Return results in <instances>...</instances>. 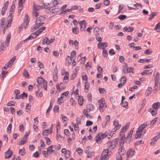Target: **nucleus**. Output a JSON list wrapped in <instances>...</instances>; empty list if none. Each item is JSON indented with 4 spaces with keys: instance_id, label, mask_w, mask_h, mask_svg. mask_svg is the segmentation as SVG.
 Listing matches in <instances>:
<instances>
[{
    "instance_id": "1",
    "label": "nucleus",
    "mask_w": 160,
    "mask_h": 160,
    "mask_svg": "<svg viewBox=\"0 0 160 160\" xmlns=\"http://www.w3.org/2000/svg\"><path fill=\"white\" fill-rule=\"evenodd\" d=\"M118 143L117 139H114L112 141H109L107 143L108 147L111 150L114 149Z\"/></svg>"
},
{
    "instance_id": "2",
    "label": "nucleus",
    "mask_w": 160,
    "mask_h": 160,
    "mask_svg": "<svg viewBox=\"0 0 160 160\" xmlns=\"http://www.w3.org/2000/svg\"><path fill=\"white\" fill-rule=\"evenodd\" d=\"M135 151L132 148H130L128 150L127 153V159L131 157L133 155H134Z\"/></svg>"
},
{
    "instance_id": "3",
    "label": "nucleus",
    "mask_w": 160,
    "mask_h": 160,
    "mask_svg": "<svg viewBox=\"0 0 160 160\" xmlns=\"http://www.w3.org/2000/svg\"><path fill=\"white\" fill-rule=\"evenodd\" d=\"M46 17L43 16H40L38 18L36 19V21L40 23H42L41 24L42 25L44 24L43 21L46 19Z\"/></svg>"
},
{
    "instance_id": "4",
    "label": "nucleus",
    "mask_w": 160,
    "mask_h": 160,
    "mask_svg": "<svg viewBox=\"0 0 160 160\" xmlns=\"http://www.w3.org/2000/svg\"><path fill=\"white\" fill-rule=\"evenodd\" d=\"M42 23H40L37 22L36 21L35 22V24L31 27V30L32 32H33L35 30L38 29L40 26H42V24H41Z\"/></svg>"
},
{
    "instance_id": "5",
    "label": "nucleus",
    "mask_w": 160,
    "mask_h": 160,
    "mask_svg": "<svg viewBox=\"0 0 160 160\" xmlns=\"http://www.w3.org/2000/svg\"><path fill=\"white\" fill-rule=\"evenodd\" d=\"M29 19L28 15L26 14L25 15V19L24 21V25L25 28H26L28 24Z\"/></svg>"
},
{
    "instance_id": "6",
    "label": "nucleus",
    "mask_w": 160,
    "mask_h": 160,
    "mask_svg": "<svg viewBox=\"0 0 160 160\" xmlns=\"http://www.w3.org/2000/svg\"><path fill=\"white\" fill-rule=\"evenodd\" d=\"M78 23L81 26V31H83L86 27V23L85 21V20H83L80 22H79Z\"/></svg>"
},
{
    "instance_id": "7",
    "label": "nucleus",
    "mask_w": 160,
    "mask_h": 160,
    "mask_svg": "<svg viewBox=\"0 0 160 160\" xmlns=\"http://www.w3.org/2000/svg\"><path fill=\"white\" fill-rule=\"evenodd\" d=\"M12 150H10L9 149L5 153V158H9L12 154Z\"/></svg>"
},
{
    "instance_id": "8",
    "label": "nucleus",
    "mask_w": 160,
    "mask_h": 160,
    "mask_svg": "<svg viewBox=\"0 0 160 160\" xmlns=\"http://www.w3.org/2000/svg\"><path fill=\"white\" fill-rule=\"evenodd\" d=\"M49 10L50 12L54 13L58 12L60 9L58 8H56L54 6L50 8Z\"/></svg>"
},
{
    "instance_id": "9",
    "label": "nucleus",
    "mask_w": 160,
    "mask_h": 160,
    "mask_svg": "<svg viewBox=\"0 0 160 160\" xmlns=\"http://www.w3.org/2000/svg\"><path fill=\"white\" fill-rule=\"evenodd\" d=\"M10 38L11 34L9 33L7 36V38L6 39V41L5 42V46L8 47L9 46Z\"/></svg>"
},
{
    "instance_id": "10",
    "label": "nucleus",
    "mask_w": 160,
    "mask_h": 160,
    "mask_svg": "<svg viewBox=\"0 0 160 160\" xmlns=\"http://www.w3.org/2000/svg\"><path fill=\"white\" fill-rule=\"evenodd\" d=\"M119 153L120 155H122L124 154L126 152V150H125L123 146V147H119L118 148Z\"/></svg>"
},
{
    "instance_id": "11",
    "label": "nucleus",
    "mask_w": 160,
    "mask_h": 160,
    "mask_svg": "<svg viewBox=\"0 0 160 160\" xmlns=\"http://www.w3.org/2000/svg\"><path fill=\"white\" fill-rule=\"evenodd\" d=\"M159 73L158 72L156 73L155 77V78H154V81H155V86L157 87L158 86V81L159 80Z\"/></svg>"
},
{
    "instance_id": "12",
    "label": "nucleus",
    "mask_w": 160,
    "mask_h": 160,
    "mask_svg": "<svg viewBox=\"0 0 160 160\" xmlns=\"http://www.w3.org/2000/svg\"><path fill=\"white\" fill-rule=\"evenodd\" d=\"M160 106V103L159 102H156L154 103L152 105V108L154 109L157 110L159 109Z\"/></svg>"
},
{
    "instance_id": "13",
    "label": "nucleus",
    "mask_w": 160,
    "mask_h": 160,
    "mask_svg": "<svg viewBox=\"0 0 160 160\" xmlns=\"http://www.w3.org/2000/svg\"><path fill=\"white\" fill-rule=\"evenodd\" d=\"M47 151L48 154H56L55 150L52 149V145L48 148Z\"/></svg>"
},
{
    "instance_id": "14",
    "label": "nucleus",
    "mask_w": 160,
    "mask_h": 160,
    "mask_svg": "<svg viewBox=\"0 0 160 160\" xmlns=\"http://www.w3.org/2000/svg\"><path fill=\"white\" fill-rule=\"evenodd\" d=\"M152 72V69H150L149 70H145L142 72L141 73V74L142 75H149Z\"/></svg>"
},
{
    "instance_id": "15",
    "label": "nucleus",
    "mask_w": 160,
    "mask_h": 160,
    "mask_svg": "<svg viewBox=\"0 0 160 160\" xmlns=\"http://www.w3.org/2000/svg\"><path fill=\"white\" fill-rule=\"evenodd\" d=\"M148 111L150 112L153 116H154L157 113V110L154 109L152 108H149L148 110Z\"/></svg>"
},
{
    "instance_id": "16",
    "label": "nucleus",
    "mask_w": 160,
    "mask_h": 160,
    "mask_svg": "<svg viewBox=\"0 0 160 160\" xmlns=\"http://www.w3.org/2000/svg\"><path fill=\"white\" fill-rule=\"evenodd\" d=\"M108 46V43L107 42H100L98 45V48L101 49L102 46H105V47H107Z\"/></svg>"
},
{
    "instance_id": "17",
    "label": "nucleus",
    "mask_w": 160,
    "mask_h": 160,
    "mask_svg": "<svg viewBox=\"0 0 160 160\" xmlns=\"http://www.w3.org/2000/svg\"><path fill=\"white\" fill-rule=\"evenodd\" d=\"M133 30V28L132 27H129L128 28L125 27L123 28V31L128 32H130Z\"/></svg>"
},
{
    "instance_id": "18",
    "label": "nucleus",
    "mask_w": 160,
    "mask_h": 160,
    "mask_svg": "<svg viewBox=\"0 0 160 160\" xmlns=\"http://www.w3.org/2000/svg\"><path fill=\"white\" fill-rule=\"evenodd\" d=\"M113 124L116 128V129H118L121 127V125L119 124V122L118 120H115L114 121Z\"/></svg>"
},
{
    "instance_id": "19",
    "label": "nucleus",
    "mask_w": 160,
    "mask_h": 160,
    "mask_svg": "<svg viewBox=\"0 0 160 160\" xmlns=\"http://www.w3.org/2000/svg\"><path fill=\"white\" fill-rule=\"evenodd\" d=\"M147 126V124L145 123H144L142 125L139 127L138 129L139 131H140L142 132L143 130Z\"/></svg>"
},
{
    "instance_id": "20",
    "label": "nucleus",
    "mask_w": 160,
    "mask_h": 160,
    "mask_svg": "<svg viewBox=\"0 0 160 160\" xmlns=\"http://www.w3.org/2000/svg\"><path fill=\"white\" fill-rule=\"evenodd\" d=\"M46 28V27H42L40 28L36 32V33H37V35H39L42 32L45 30Z\"/></svg>"
},
{
    "instance_id": "21",
    "label": "nucleus",
    "mask_w": 160,
    "mask_h": 160,
    "mask_svg": "<svg viewBox=\"0 0 160 160\" xmlns=\"http://www.w3.org/2000/svg\"><path fill=\"white\" fill-rule=\"evenodd\" d=\"M37 81L38 82V83L39 84H41L42 83L44 82L45 80L42 77H38L37 79Z\"/></svg>"
},
{
    "instance_id": "22",
    "label": "nucleus",
    "mask_w": 160,
    "mask_h": 160,
    "mask_svg": "<svg viewBox=\"0 0 160 160\" xmlns=\"http://www.w3.org/2000/svg\"><path fill=\"white\" fill-rule=\"evenodd\" d=\"M83 99L82 96H78V103L80 106H82L83 104Z\"/></svg>"
},
{
    "instance_id": "23",
    "label": "nucleus",
    "mask_w": 160,
    "mask_h": 160,
    "mask_svg": "<svg viewBox=\"0 0 160 160\" xmlns=\"http://www.w3.org/2000/svg\"><path fill=\"white\" fill-rule=\"evenodd\" d=\"M69 73L68 72H66L65 73V75L64 77V82L66 83L68 82V81Z\"/></svg>"
},
{
    "instance_id": "24",
    "label": "nucleus",
    "mask_w": 160,
    "mask_h": 160,
    "mask_svg": "<svg viewBox=\"0 0 160 160\" xmlns=\"http://www.w3.org/2000/svg\"><path fill=\"white\" fill-rule=\"evenodd\" d=\"M87 108L90 111H92L94 110V106L92 104H89L87 105Z\"/></svg>"
},
{
    "instance_id": "25",
    "label": "nucleus",
    "mask_w": 160,
    "mask_h": 160,
    "mask_svg": "<svg viewBox=\"0 0 160 160\" xmlns=\"http://www.w3.org/2000/svg\"><path fill=\"white\" fill-rule=\"evenodd\" d=\"M142 132L140 131H139L138 129V130L136 132V133L135 135V137L136 138H140L141 137Z\"/></svg>"
},
{
    "instance_id": "26",
    "label": "nucleus",
    "mask_w": 160,
    "mask_h": 160,
    "mask_svg": "<svg viewBox=\"0 0 160 160\" xmlns=\"http://www.w3.org/2000/svg\"><path fill=\"white\" fill-rule=\"evenodd\" d=\"M152 89L151 87H149L148 88L146 92V95L147 96H148L151 93Z\"/></svg>"
},
{
    "instance_id": "27",
    "label": "nucleus",
    "mask_w": 160,
    "mask_h": 160,
    "mask_svg": "<svg viewBox=\"0 0 160 160\" xmlns=\"http://www.w3.org/2000/svg\"><path fill=\"white\" fill-rule=\"evenodd\" d=\"M98 102L99 104V107L102 108V107H104V105H105V103L104 101H103L101 99L99 100L98 101Z\"/></svg>"
},
{
    "instance_id": "28",
    "label": "nucleus",
    "mask_w": 160,
    "mask_h": 160,
    "mask_svg": "<svg viewBox=\"0 0 160 160\" xmlns=\"http://www.w3.org/2000/svg\"><path fill=\"white\" fill-rule=\"evenodd\" d=\"M155 29L158 32H159L160 31V22L156 24L155 28Z\"/></svg>"
},
{
    "instance_id": "29",
    "label": "nucleus",
    "mask_w": 160,
    "mask_h": 160,
    "mask_svg": "<svg viewBox=\"0 0 160 160\" xmlns=\"http://www.w3.org/2000/svg\"><path fill=\"white\" fill-rule=\"evenodd\" d=\"M108 151L109 149H104L101 155L104 156H108Z\"/></svg>"
},
{
    "instance_id": "30",
    "label": "nucleus",
    "mask_w": 160,
    "mask_h": 160,
    "mask_svg": "<svg viewBox=\"0 0 160 160\" xmlns=\"http://www.w3.org/2000/svg\"><path fill=\"white\" fill-rule=\"evenodd\" d=\"M79 29L77 27L73 28L72 29V32L75 34H78L79 33Z\"/></svg>"
},
{
    "instance_id": "31",
    "label": "nucleus",
    "mask_w": 160,
    "mask_h": 160,
    "mask_svg": "<svg viewBox=\"0 0 160 160\" xmlns=\"http://www.w3.org/2000/svg\"><path fill=\"white\" fill-rule=\"evenodd\" d=\"M130 123H128L123 126L122 130L125 131V132L128 128L130 125Z\"/></svg>"
},
{
    "instance_id": "32",
    "label": "nucleus",
    "mask_w": 160,
    "mask_h": 160,
    "mask_svg": "<svg viewBox=\"0 0 160 160\" xmlns=\"http://www.w3.org/2000/svg\"><path fill=\"white\" fill-rule=\"evenodd\" d=\"M8 73V72L4 71L2 70V75L1 76V79H3L5 77V75Z\"/></svg>"
},
{
    "instance_id": "33",
    "label": "nucleus",
    "mask_w": 160,
    "mask_h": 160,
    "mask_svg": "<svg viewBox=\"0 0 160 160\" xmlns=\"http://www.w3.org/2000/svg\"><path fill=\"white\" fill-rule=\"evenodd\" d=\"M36 94V95L39 97H42V92L40 91L39 90H38V91H36L35 92Z\"/></svg>"
},
{
    "instance_id": "34",
    "label": "nucleus",
    "mask_w": 160,
    "mask_h": 160,
    "mask_svg": "<svg viewBox=\"0 0 160 160\" xmlns=\"http://www.w3.org/2000/svg\"><path fill=\"white\" fill-rule=\"evenodd\" d=\"M83 114L88 118H90L91 115L88 113V111L87 109H84L83 111Z\"/></svg>"
},
{
    "instance_id": "35",
    "label": "nucleus",
    "mask_w": 160,
    "mask_h": 160,
    "mask_svg": "<svg viewBox=\"0 0 160 160\" xmlns=\"http://www.w3.org/2000/svg\"><path fill=\"white\" fill-rule=\"evenodd\" d=\"M12 65V63L8 62L3 67V68L5 69H7L8 68L11 67Z\"/></svg>"
},
{
    "instance_id": "36",
    "label": "nucleus",
    "mask_w": 160,
    "mask_h": 160,
    "mask_svg": "<svg viewBox=\"0 0 160 160\" xmlns=\"http://www.w3.org/2000/svg\"><path fill=\"white\" fill-rule=\"evenodd\" d=\"M23 75L25 78H29V75L28 72L26 69L24 70L23 73Z\"/></svg>"
},
{
    "instance_id": "37",
    "label": "nucleus",
    "mask_w": 160,
    "mask_h": 160,
    "mask_svg": "<svg viewBox=\"0 0 160 160\" xmlns=\"http://www.w3.org/2000/svg\"><path fill=\"white\" fill-rule=\"evenodd\" d=\"M128 68L126 66H124L123 67V71L124 73L125 74L126 73H128Z\"/></svg>"
},
{
    "instance_id": "38",
    "label": "nucleus",
    "mask_w": 160,
    "mask_h": 160,
    "mask_svg": "<svg viewBox=\"0 0 160 160\" xmlns=\"http://www.w3.org/2000/svg\"><path fill=\"white\" fill-rule=\"evenodd\" d=\"M43 87L44 88V89L46 91L47 90V83L48 82L47 81H45L44 82L42 83Z\"/></svg>"
},
{
    "instance_id": "39",
    "label": "nucleus",
    "mask_w": 160,
    "mask_h": 160,
    "mask_svg": "<svg viewBox=\"0 0 160 160\" xmlns=\"http://www.w3.org/2000/svg\"><path fill=\"white\" fill-rule=\"evenodd\" d=\"M89 83H88L87 82H85V90H87L86 91V92H87L88 91V89L89 87Z\"/></svg>"
},
{
    "instance_id": "40",
    "label": "nucleus",
    "mask_w": 160,
    "mask_h": 160,
    "mask_svg": "<svg viewBox=\"0 0 160 160\" xmlns=\"http://www.w3.org/2000/svg\"><path fill=\"white\" fill-rule=\"evenodd\" d=\"M76 57V52L75 51H72L71 53V56L70 58L72 59Z\"/></svg>"
},
{
    "instance_id": "41",
    "label": "nucleus",
    "mask_w": 160,
    "mask_h": 160,
    "mask_svg": "<svg viewBox=\"0 0 160 160\" xmlns=\"http://www.w3.org/2000/svg\"><path fill=\"white\" fill-rule=\"evenodd\" d=\"M34 8L36 10H37L39 9L42 8L43 7L39 5H34Z\"/></svg>"
},
{
    "instance_id": "42",
    "label": "nucleus",
    "mask_w": 160,
    "mask_h": 160,
    "mask_svg": "<svg viewBox=\"0 0 160 160\" xmlns=\"http://www.w3.org/2000/svg\"><path fill=\"white\" fill-rule=\"evenodd\" d=\"M70 151L68 150L67 151V152H65V157L66 158H68L70 156Z\"/></svg>"
},
{
    "instance_id": "43",
    "label": "nucleus",
    "mask_w": 160,
    "mask_h": 160,
    "mask_svg": "<svg viewBox=\"0 0 160 160\" xmlns=\"http://www.w3.org/2000/svg\"><path fill=\"white\" fill-rule=\"evenodd\" d=\"M37 33H36V32L33 33H32L30 35L31 38V39H33L36 38L38 35H37Z\"/></svg>"
},
{
    "instance_id": "44",
    "label": "nucleus",
    "mask_w": 160,
    "mask_h": 160,
    "mask_svg": "<svg viewBox=\"0 0 160 160\" xmlns=\"http://www.w3.org/2000/svg\"><path fill=\"white\" fill-rule=\"evenodd\" d=\"M91 148L90 146H88L86 148V150L85 151V152L86 154H88L91 151Z\"/></svg>"
},
{
    "instance_id": "45",
    "label": "nucleus",
    "mask_w": 160,
    "mask_h": 160,
    "mask_svg": "<svg viewBox=\"0 0 160 160\" xmlns=\"http://www.w3.org/2000/svg\"><path fill=\"white\" fill-rule=\"evenodd\" d=\"M72 59L70 58V56H67V58H66V62L68 63V64L71 63L72 62Z\"/></svg>"
},
{
    "instance_id": "46",
    "label": "nucleus",
    "mask_w": 160,
    "mask_h": 160,
    "mask_svg": "<svg viewBox=\"0 0 160 160\" xmlns=\"http://www.w3.org/2000/svg\"><path fill=\"white\" fill-rule=\"evenodd\" d=\"M94 154V152H89V153H88L87 157L88 158H91L92 156H93Z\"/></svg>"
},
{
    "instance_id": "47",
    "label": "nucleus",
    "mask_w": 160,
    "mask_h": 160,
    "mask_svg": "<svg viewBox=\"0 0 160 160\" xmlns=\"http://www.w3.org/2000/svg\"><path fill=\"white\" fill-rule=\"evenodd\" d=\"M96 142L98 143L99 141L101 139V138H102L99 133L96 136Z\"/></svg>"
},
{
    "instance_id": "48",
    "label": "nucleus",
    "mask_w": 160,
    "mask_h": 160,
    "mask_svg": "<svg viewBox=\"0 0 160 160\" xmlns=\"http://www.w3.org/2000/svg\"><path fill=\"white\" fill-rule=\"evenodd\" d=\"M102 49H103L102 55L104 57H106L108 55V53L107 52V50L106 49H104V48H102Z\"/></svg>"
},
{
    "instance_id": "49",
    "label": "nucleus",
    "mask_w": 160,
    "mask_h": 160,
    "mask_svg": "<svg viewBox=\"0 0 160 160\" xmlns=\"http://www.w3.org/2000/svg\"><path fill=\"white\" fill-rule=\"evenodd\" d=\"M8 1L6 2L4 4L2 9L4 10H7V9L8 6Z\"/></svg>"
},
{
    "instance_id": "50",
    "label": "nucleus",
    "mask_w": 160,
    "mask_h": 160,
    "mask_svg": "<svg viewBox=\"0 0 160 160\" xmlns=\"http://www.w3.org/2000/svg\"><path fill=\"white\" fill-rule=\"evenodd\" d=\"M127 16L124 15H121L119 16L118 17V18L121 20H123L125 19Z\"/></svg>"
},
{
    "instance_id": "51",
    "label": "nucleus",
    "mask_w": 160,
    "mask_h": 160,
    "mask_svg": "<svg viewBox=\"0 0 160 160\" xmlns=\"http://www.w3.org/2000/svg\"><path fill=\"white\" fill-rule=\"evenodd\" d=\"M49 133L48 130H46L43 131L42 132L43 135L47 136L48 135Z\"/></svg>"
},
{
    "instance_id": "52",
    "label": "nucleus",
    "mask_w": 160,
    "mask_h": 160,
    "mask_svg": "<svg viewBox=\"0 0 160 160\" xmlns=\"http://www.w3.org/2000/svg\"><path fill=\"white\" fill-rule=\"evenodd\" d=\"M121 104L122 106L123 107L126 108L128 106V102L127 101H125L123 102H122Z\"/></svg>"
},
{
    "instance_id": "53",
    "label": "nucleus",
    "mask_w": 160,
    "mask_h": 160,
    "mask_svg": "<svg viewBox=\"0 0 160 160\" xmlns=\"http://www.w3.org/2000/svg\"><path fill=\"white\" fill-rule=\"evenodd\" d=\"M27 96L28 95L27 93L24 92L22 94L19 95V96L20 97V98H23L24 97L27 98Z\"/></svg>"
},
{
    "instance_id": "54",
    "label": "nucleus",
    "mask_w": 160,
    "mask_h": 160,
    "mask_svg": "<svg viewBox=\"0 0 160 160\" xmlns=\"http://www.w3.org/2000/svg\"><path fill=\"white\" fill-rule=\"evenodd\" d=\"M76 151L78 154H80L82 153V150L80 148H78L76 149Z\"/></svg>"
},
{
    "instance_id": "55",
    "label": "nucleus",
    "mask_w": 160,
    "mask_h": 160,
    "mask_svg": "<svg viewBox=\"0 0 160 160\" xmlns=\"http://www.w3.org/2000/svg\"><path fill=\"white\" fill-rule=\"evenodd\" d=\"M99 91L100 93H102L104 94L106 92V90L104 88H99Z\"/></svg>"
},
{
    "instance_id": "56",
    "label": "nucleus",
    "mask_w": 160,
    "mask_h": 160,
    "mask_svg": "<svg viewBox=\"0 0 160 160\" xmlns=\"http://www.w3.org/2000/svg\"><path fill=\"white\" fill-rule=\"evenodd\" d=\"M69 94L68 91H66L62 93L61 95V96H62V97L63 98H64V96L66 97Z\"/></svg>"
},
{
    "instance_id": "57",
    "label": "nucleus",
    "mask_w": 160,
    "mask_h": 160,
    "mask_svg": "<svg viewBox=\"0 0 160 160\" xmlns=\"http://www.w3.org/2000/svg\"><path fill=\"white\" fill-rule=\"evenodd\" d=\"M63 98L62 97V96H61V97L58 99V104H60L63 102V100L62 99Z\"/></svg>"
},
{
    "instance_id": "58",
    "label": "nucleus",
    "mask_w": 160,
    "mask_h": 160,
    "mask_svg": "<svg viewBox=\"0 0 160 160\" xmlns=\"http://www.w3.org/2000/svg\"><path fill=\"white\" fill-rule=\"evenodd\" d=\"M157 121V118H154L151 121L150 126L153 125Z\"/></svg>"
},
{
    "instance_id": "59",
    "label": "nucleus",
    "mask_w": 160,
    "mask_h": 160,
    "mask_svg": "<svg viewBox=\"0 0 160 160\" xmlns=\"http://www.w3.org/2000/svg\"><path fill=\"white\" fill-rule=\"evenodd\" d=\"M12 124L10 123L8 126L7 128V132L8 133H10L11 132V129L12 128Z\"/></svg>"
},
{
    "instance_id": "60",
    "label": "nucleus",
    "mask_w": 160,
    "mask_h": 160,
    "mask_svg": "<svg viewBox=\"0 0 160 160\" xmlns=\"http://www.w3.org/2000/svg\"><path fill=\"white\" fill-rule=\"evenodd\" d=\"M125 132V131L122 130L119 133L120 137H125V135L124 134Z\"/></svg>"
},
{
    "instance_id": "61",
    "label": "nucleus",
    "mask_w": 160,
    "mask_h": 160,
    "mask_svg": "<svg viewBox=\"0 0 160 160\" xmlns=\"http://www.w3.org/2000/svg\"><path fill=\"white\" fill-rule=\"evenodd\" d=\"M93 124V122L92 121L88 120L86 122V126H90L92 125Z\"/></svg>"
},
{
    "instance_id": "62",
    "label": "nucleus",
    "mask_w": 160,
    "mask_h": 160,
    "mask_svg": "<svg viewBox=\"0 0 160 160\" xmlns=\"http://www.w3.org/2000/svg\"><path fill=\"white\" fill-rule=\"evenodd\" d=\"M15 8V5L14 4H12L11 7V9L10 10V12H13L14 8Z\"/></svg>"
},
{
    "instance_id": "63",
    "label": "nucleus",
    "mask_w": 160,
    "mask_h": 160,
    "mask_svg": "<svg viewBox=\"0 0 160 160\" xmlns=\"http://www.w3.org/2000/svg\"><path fill=\"white\" fill-rule=\"evenodd\" d=\"M158 139H157V138H156V137L155 138H154L152 139V142H151V143L154 144H155Z\"/></svg>"
},
{
    "instance_id": "64",
    "label": "nucleus",
    "mask_w": 160,
    "mask_h": 160,
    "mask_svg": "<svg viewBox=\"0 0 160 160\" xmlns=\"http://www.w3.org/2000/svg\"><path fill=\"white\" fill-rule=\"evenodd\" d=\"M33 17L34 16L37 18L38 16V13L35 10L33 11Z\"/></svg>"
}]
</instances>
